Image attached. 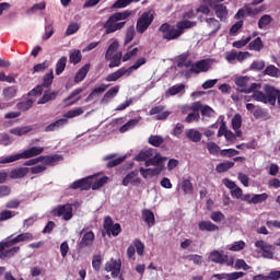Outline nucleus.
Segmentation results:
<instances>
[{
    "mask_svg": "<svg viewBox=\"0 0 280 280\" xmlns=\"http://www.w3.org/2000/svg\"><path fill=\"white\" fill-rule=\"evenodd\" d=\"M106 183H108V177L103 176V177L96 179L93 184H91V189H93V191H96V189L104 187V185H106Z\"/></svg>",
    "mask_w": 280,
    "mask_h": 280,
    "instance_id": "3c124183",
    "label": "nucleus"
},
{
    "mask_svg": "<svg viewBox=\"0 0 280 280\" xmlns=\"http://www.w3.org/2000/svg\"><path fill=\"white\" fill-rule=\"evenodd\" d=\"M70 189H80V191H89L91 189V180L89 178H81L70 185Z\"/></svg>",
    "mask_w": 280,
    "mask_h": 280,
    "instance_id": "4468645a",
    "label": "nucleus"
},
{
    "mask_svg": "<svg viewBox=\"0 0 280 280\" xmlns=\"http://www.w3.org/2000/svg\"><path fill=\"white\" fill-rule=\"evenodd\" d=\"M45 152V148L43 147H32L30 149L24 150L22 153H16L14 155L7 156L0 161L3 165L7 163H14L15 161H21V159H34V156H38Z\"/></svg>",
    "mask_w": 280,
    "mask_h": 280,
    "instance_id": "f03ea898",
    "label": "nucleus"
},
{
    "mask_svg": "<svg viewBox=\"0 0 280 280\" xmlns=\"http://www.w3.org/2000/svg\"><path fill=\"white\" fill-rule=\"evenodd\" d=\"M51 84H54V71L46 73L43 78L42 85L44 89H51Z\"/></svg>",
    "mask_w": 280,
    "mask_h": 280,
    "instance_id": "ea45409f",
    "label": "nucleus"
},
{
    "mask_svg": "<svg viewBox=\"0 0 280 280\" xmlns=\"http://www.w3.org/2000/svg\"><path fill=\"white\" fill-rule=\"evenodd\" d=\"M69 62H71V65H79V62H82V52L80 49H74L70 52Z\"/></svg>",
    "mask_w": 280,
    "mask_h": 280,
    "instance_id": "72a5a7b5",
    "label": "nucleus"
},
{
    "mask_svg": "<svg viewBox=\"0 0 280 280\" xmlns=\"http://www.w3.org/2000/svg\"><path fill=\"white\" fill-rule=\"evenodd\" d=\"M232 128L233 130H240L242 128V115H234L232 118Z\"/></svg>",
    "mask_w": 280,
    "mask_h": 280,
    "instance_id": "680f3d73",
    "label": "nucleus"
},
{
    "mask_svg": "<svg viewBox=\"0 0 280 280\" xmlns=\"http://www.w3.org/2000/svg\"><path fill=\"white\" fill-rule=\"evenodd\" d=\"M92 267L96 272H100L102 268V256L101 255H95L93 256L92 259Z\"/></svg>",
    "mask_w": 280,
    "mask_h": 280,
    "instance_id": "052dcab7",
    "label": "nucleus"
},
{
    "mask_svg": "<svg viewBox=\"0 0 280 280\" xmlns=\"http://www.w3.org/2000/svg\"><path fill=\"white\" fill-rule=\"evenodd\" d=\"M199 231H207L208 233H213L215 231H220V226L215 225V223L211 221H201L198 223Z\"/></svg>",
    "mask_w": 280,
    "mask_h": 280,
    "instance_id": "a211bd4d",
    "label": "nucleus"
},
{
    "mask_svg": "<svg viewBox=\"0 0 280 280\" xmlns=\"http://www.w3.org/2000/svg\"><path fill=\"white\" fill-rule=\"evenodd\" d=\"M272 23V16L265 14L258 20L259 30H268V26Z\"/></svg>",
    "mask_w": 280,
    "mask_h": 280,
    "instance_id": "f704fd0d",
    "label": "nucleus"
},
{
    "mask_svg": "<svg viewBox=\"0 0 280 280\" xmlns=\"http://www.w3.org/2000/svg\"><path fill=\"white\" fill-rule=\"evenodd\" d=\"M147 62H148V59H145V57L138 58L132 66L127 68L129 75H132V71H137L138 69H141V67H143V65H145Z\"/></svg>",
    "mask_w": 280,
    "mask_h": 280,
    "instance_id": "473e14b6",
    "label": "nucleus"
},
{
    "mask_svg": "<svg viewBox=\"0 0 280 280\" xmlns=\"http://www.w3.org/2000/svg\"><path fill=\"white\" fill-rule=\"evenodd\" d=\"M207 150L209 152V154H212V156H218V154H220V152L222 151L220 149V145H218V143L210 141L207 143Z\"/></svg>",
    "mask_w": 280,
    "mask_h": 280,
    "instance_id": "49530a36",
    "label": "nucleus"
},
{
    "mask_svg": "<svg viewBox=\"0 0 280 280\" xmlns=\"http://www.w3.org/2000/svg\"><path fill=\"white\" fill-rule=\"evenodd\" d=\"M244 248H246V243L244 241H238L234 242L233 245L229 248V250L237 253L240 250H244Z\"/></svg>",
    "mask_w": 280,
    "mask_h": 280,
    "instance_id": "e2e57ef3",
    "label": "nucleus"
},
{
    "mask_svg": "<svg viewBox=\"0 0 280 280\" xmlns=\"http://www.w3.org/2000/svg\"><path fill=\"white\" fill-rule=\"evenodd\" d=\"M138 125H139V119H130L119 128V132L121 133L128 132V130H132V128H135Z\"/></svg>",
    "mask_w": 280,
    "mask_h": 280,
    "instance_id": "c03bdc74",
    "label": "nucleus"
},
{
    "mask_svg": "<svg viewBox=\"0 0 280 280\" xmlns=\"http://www.w3.org/2000/svg\"><path fill=\"white\" fill-rule=\"evenodd\" d=\"M240 151L235 149H223L220 151V156H228V159H232V156H237Z\"/></svg>",
    "mask_w": 280,
    "mask_h": 280,
    "instance_id": "bf43d9fd",
    "label": "nucleus"
},
{
    "mask_svg": "<svg viewBox=\"0 0 280 280\" xmlns=\"http://www.w3.org/2000/svg\"><path fill=\"white\" fill-rule=\"evenodd\" d=\"M26 174H30L28 167L14 168L10 172V178H12L13 180H16L19 178H25Z\"/></svg>",
    "mask_w": 280,
    "mask_h": 280,
    "instance_id": "aec40b11",
    "label": "nucleus"
},
{
    "mask_svg": "<svg viewBox=\"0 0 280 280\" xmlns=\"http://www.w3.org/2000/svg\"><path fill=\"white\" fill-rule=\"evenodd\" d=\"M209 259L212 261V264L224 265L228 261V255L214 249L209 254Z\"/></svg>",
    "mask_w": 280,
    "mask_h": 280,
    "instance_id": "2eb2a0df",
    "label": "nucleus"
},
{
    "mask_svg": "<svg viewBox=\"0 0 280 280\" xmlns=\"http://www.w3.org/2000/svg\"><path fill=\"white\" fill-rule=\"evenodd\" d=\"M248 48L250 51H261V49H264V42L261 40V37H257L255 40H252L248 44Z\"/></svg>",
    "mask_w": 280,
    "mask_h": 280,
    "instance_id": "c9c22d12",
    "label": "nucleus"
},
{
    "mask_svg": "<svg viewBox=\"0 0 280 280\" xmlns=\"http://www.w3.org/2000/svg\"><path fill=\"white\" fill-rule=\"evenodd\" d=\"M265 75H270V78H277L279 75V68H276L275 66H268L265 69Z\"/></svg>",
    "mask_w": 280,
    "mask_h": 280,
    "instance_id": "338daca9",
    "label": "nucleus"
},
{
    "mask_svg": "<svg viewBox=\"0 0 280 280\" xmlns=\"http://www.w3.org/2000/svg\"><path fill=\"white\" fill-rule=\"evenodd\" d=\"M135 26H130L127 28L126 36H125V45H128V43H132L136 36Z\"/></svg>",
    "mask_w": 280,
    "mask_h": 280,
    "instance_id": "13d9d810",
    "label": "nucleus"
},
{
    "mask_svg": "<svg viewBox=\"0 0 280 280\" xmlns=\"http://www.w3.org/2000/svg\"><path fill=\"white\" fill-rule=\"evenodd\" d=\"M107 60H109V69H115V67L121 66L122 55L121 52H116L115 55H112Z\"/></svg>",
    "mask_w": 280,
    "mask_h": 280,
    "instance_id": "c756f323",
    "label": "nucleus"
},
{
    "mask_svg": "<svg viewBox=\"0 0 280 280\" xmlns=\"http://www.w3.org/2000/svg\"><path fill=\"white\" fill-rule=\"evenodd\" d=\"M196 25H198V22L189 20H183L176 23V27L180 30L182 34H185V30H191V27H196Z\"/></svg>",
    "mask_w": 280,
    "mask_h": 280,
    "instance_id": "a878e982",
    "label": "nucleus"
},
{
    "mask_svg": "<svg viewBox=\"0 0 280 280\" xmlns=\"http://www.w3.org/2000/svg\"><path fill=\"white\" fill-rule=\"evenodd\" d=\"M27 132H32V127H15L10 130V133L15 135L16 137H23V135H27Z\"/></svg>",
    "mask_w": 280,
    "mask_h": 280,
    "instance_id": "4c0bfd02",
    "label": "nucleus"
},
{
    "mask_svg": "<svg viewBox=\"0 0 280 280\" xmlns=\"http://www.w3.org/2000/svg\"><path fill=\"white\" fill-rule=\"evenodd\" d=\"M183 91H185V84L182 83L171 86L166 93L167 95L174 96L178 95V93H183Z\"/></svg>",
    "mask_w": 280,
    "mask_h": 280,
    "instance_id": "8fccbe9b",
    "label": "nucleus"
},
{
    "mask_svg": "<svg viewBox=\"0 0 280 280\" xmlns=\"http://www.w3.org/2000/svg\"><path fill=\"white\" fill-rule=\"evenodd\" d=\"M152 156V150L141 151L137 156L136 161H144V163Z\"/></svg>",
    "mask_w": 280,
    "mask_h": 280,
    "instance_id": "69168bd1",
    "label": "nucleus"
},
{
    "mask_svg": "<svg viewBox=\"0 0 280 280\" xmlns=\"http://www.w3.org/2000/svg\"><path fill=\"white\" fill-rule=\"evenodd\" d=\"M54 36V22H50L45 25V35L43 36V40H49Z\"/></svg>",
    "mask_w": 280,
    "mask_h": 280,
    "instance_id": "864d4df0",
    "label": "nucleus"
},
{
    "mask_svg": "<svg viewBox=\"0 0 280 280\" xmlns=\"http://www.w3.org/2000/svg\"><path fill=\"white\" fill-rule=\"evenodd\" d=\"M42 163L45 165H49L50 167H54V165H58L60 161H62V155H40Z\"/></svg>",
    "mask_w": 280,
    "mask_h": 280,
    "instance_id": "dca6fc26",
    "label": "nucleus"
},
{
    "mask_svg": "<svg viewBox=\"0 0 280 280\" xmlns=\"http://www.w3.org/2000/svg\"><path fill=\"white\" fill-rule=\"evenodd\" d=\"M51 214L54 215V218H62V220L69 222V220L73 218V205H58L52 209Z\"/></svg>",
    "mask_w": 280,
    "mask_h": 280,
    "instance_id": "39448f33",
    "label": "nucleus"
},
{
    "mask_svg": "<svg viewBox=\"0 0 280 280\" xmlns=\"http://www.w3.org/2000/svg\"><path fill=\"white\" fill-rule=\"evenodd\" d=\"M119 49V42L114 40L107 48L106 54H105V60H108L115 51Z\"/></svg>",
    "mask_w": 280,
    "mask_h": 280,
    "instance_id": "de8ad7c7",
    "label": "nucleus"
},
{
    "mask_svg": "<svg viewBox=\"0 0 280 280\" xmlns=\"http://www.w3.org/2000/svg\"><path fill=\"white\" fill-rule=\"evenodd\" d=\"M117 93H119V85H116V86L109 89L102 97L101 103L108 104V102H110V100H113L114 97L117 96Z\"/></svg>",
    "mask_w": 280,
    "mask_h": 280,
    "instance_id": "4be33fe9",
    "label": "nucleus"
},
{
    "mask_svg": "<svg viewBox=\"0 0 280 280\" xmlns=\"http://www.w3.org/2000/svg\"><path fill=\"white\" fill-rule=\"evenodd\" d=\"M224 213L220 212V211H213L210 214V220H212V222H217V224H220V222H222L224 220Z\"/></svg>",
    "mask_w": 280,
    "mask_h": 280,
    "instance_id": "0e129e2a",
    "label": "nucleus"
},
{
    "mask_svg": "<svg viewBox=\"0 0 280 280\" xmlns=\"http://www.w3.org/2000/svg\"><path fill=\"white\" fill-rule=\"evenodd\" d=\"M14 215H19V212L12 210H3L0 212V222H5V220H11Z\"/></svg>",
    "mask_w": 280,
    "mask_h": 280,
    "instance_id": "603ef678",
    "label": "nucleus"
},
{
    "mask_svg": "<svg viewBox=\"0 0 280 280\" xmlns=\"http://www.w3.org/2000/svg\"><path fill=\"white\" fill-rule=\"evenodd\" d=\"M80 115H84V109L82 107H78L75 109L68 110L63 117L65 119H73V117H80Z\"/></svg>",
    "mask_w": 280,
    "mask_h": 280,
    "instance_id": "a19ab883",
    "label": "nucleus"
},
{
    "mask_svg": "<svg viewBox=\"0 0 280 280\" xmlns=\"http://www.w3.org/2000/svg\"><path fill=\"white\" fill-rule=\"evenodd\" d=\"M133 248H136V250L140 257L143 256V253L145 250V245L143 244V242H141V240L136 238L133 241Z\"/></svg>",
    "mask_w": 280,
    "mask_h": 280,
    "instance_id": "6e6d98bb",
    "label": "nucleus"
},
{
    "mask_svg": "<svg viewBox=\"0 0 280 280\" xmlns=\"http://www.w3.org/2000/svg\"><path fill=\"white\" fill-rule=\"evenodd\" d=\"M232 167H235V162L226 161L221 162L215 166V171L218 174H224V172H229Z\"/></svg>",
    "mask_w": 280,
    "mask_h": 280,
    "instance_id": "2f4dec72",
    "label": "nucleus"
},
{
    "mask_svg": "<svg viewBox=\"0 0 280 280\" xmlns=\"http://www.w3.org/2000/svg\"><path fill=\"white\" fill-rule=\"evenodd\" d=\"M214 13L222 21L223 19H226L229 16V10L226 9V5L224 4H214L213 7Z\"/></svg>",
    "mask_w": 280,
    "mask_h": 280,
    "instance_id": "bb28decb",
    "label": "nucleus"
},
{
    "mask_svg": "<svg viewBox=\"0 0 280 280\" xmlns=\"http://www.w3.org/2000/svg\"><path fill=\"white\" fill-rule=\"evenodd\" d=\"M268 200V194L262 192L258 195H254L250 199L252 205H261V202H266Z\"/></svg>",
    "mask_w": 280,
    "mask_h": 280,
    "instance_id": "09e8293b",
    "label": "nucleus"
},
{
    "mask_svg": "<svg viewBox=\"0 0 280 280\" xmlns=\"http://www.w3.org/2000/svg\"><path fill=\"white\" fill-rule=\"evenodd\" d=\"M19 250H21V247L19 246H13L9 249H3L2 252H0V259H10V257H14V255H16Z\"/></svg>",
    "mask_w": 280,
    "mask_h": 280,
    "instance_id": "7c9ffc66",
    "label": "nucleus"
},
{
    "mask_svg": "<svg viewBox=\"0 0 280 280\" xmlns=\"http://www.w3.org/2000/svg\"><path fill=\"white\" fill-rule=\"evenodd\" d=\"M14 240L16 244H21V242H32L34 240V234L25 232L15 236Z\"/></svg>",
    "mask_w": 280,
    "mask_h": 280,
    "instance_id": "79ce46f5",
    "label": "nucleus"
},
{
    "mask_svg": "<svg viewBox=\"0 0 280 280\" xmlns=\"http://www.w3.org/2000/svg\"><path fill=\"white\" fill-rule=\"evenodd\" d=\"M154 22V11L149 10L143 12L137 21L136 30L138 34H143L148 31V27Z\"/></svg>",
    "mask_w": 280,
    "mask_h": 280,
    "instance_id": "20e7f679",
    "label": "nucleus"
},
{
    "mask_svg": "<svg viewBox=\"0 0 280 280\" xmlns=\"http://www.w3.org/2000/svg\"><path fill=\"white\" fill-rule=\"evenodd\" d=\"M144 165L145 167H150V165H155L163 168V156H161V153H156L153 158H149L144 162Z\"/></svg>",
    "mask_w": 280,
    "mask_h": 280,
    "instance_id": "5701e85b",
    "label": "nucleus"
},
{
    "mask_svg": "<svg viewBox=\"0 0 280 280\" xmlns=\"http://www.w3.org/2000/svg\"><path fill=\"white\" fill-rule=\"evenodd\" d=\"M14 245H16L15 238H12V236L4 238L2 242H0V253L5 250V248H11V246Z\"/></svg>",
    "mask_w": 280,
    "mask_h": 280,
    "instance_id": "a18cd8bd",
    "label": "nucleus"
},
{
    "mask_svg": "<svg viewBox=\"0 0 280 280\" xmlns=\"http://www.w3.org/2000/svg\"><path fill=\"white\" fill-rule=\"evenodd\" d=\"M186 137L189 139V141H192V143H199V141L202 140V133H200L198 129H189L186 132Z\"/></svg>",
    "mask_w": 280,
    "mask_h": 280,
    "instance_id": "c85d7f7f",
    "label": "nucleus"
},
{
    "mask_svg": "<svg viewBox=\"0 0 280 280\" xmlns=\"http://www.w3.org/2000/svg\"><path fill=\"white\" fill-rule=\"evenodd\" d=\"M142 220L148 224L149 229L156 224V219L154 218V212L150 209L142 210Z\"/></svg>",
    "mask_w": 280,
    "mask_h": 280,
    "instance_id": "f3484780",
    "label": "nucleus"
},
{
    "mask_svg": "<svg viewBox=\"0 0 280 280\" xmlns=\"http://www.w3.org/2000/svg\"><path fill=\"white\" fill-rule=\"evenodd\" d=\"M18 90L14 86H9L3 90V96L5 100H12L13 97H16Z\"/></svg>",
    "mask_w": 280,
    "mask_h": 280,
    "instance_id": "5fc2aeb1",
    "label": "nucleus"
},
{
    "mask_svg": "<svg viewBox=\"0 0 280 280\" xmlns=\"http://www.w3.org/2000/svg\"><path fill=\"white\" fill-rule=\"evenodd\" d=\"M93 242H95V233H93V231H89L79 242V248H91V246H93Z\"/></svg>",
    "mask_w": 280,
    "mask_h": 280,
    "instance_id": "ddd939ff",
    "label": "nucleus"
},
{
    "mask_svg": "<svg viewBox=\"0 0 280 280\" xmlns=\"http://www.w3.org/2000/svg\"><path fill=\"white\" fill-rule=\"evenodd\" d=\"M163 137L161 136H151L149 138L150 145H153V148H160V145H163Z\"/></svg>",
    "mask_w": 280,
    "mask_h": 280,
    "instance_id": "4d7b16f0",
    "label": "nucleus"
},
{
    "mask_svg": "<svg viewBox=\"0 0 280 280\" xmlns=\"http://www.w3.org/2000/svg\"><path fill=\"white\" fill-rule=\"evenodd\" d=\"M190 73H207L209 71V61L208 60H199L192 63L191 68L189 69Z\"/></svg>",
    "mask_w": 280,
    "mask_h": 280,
    "instance_id": "9b49d317",
    "label": "nucleus"
},
{
    "mask_svg": "<svg viewBox=\"0 0 280 280\" xmlns=\"http://www.w3.org/2000/svg\"><path fill=\"white\" fill-rule=\"evenodd\" d=\"M67 124H69V120L67 118L58 119L55 122H51L50 125L46 126L45 132H54L58 130V128H62V126H67Z\"/></svg>",
    "mask_w": 280,
    "mask_h": 280,
    "instance_id": "6ab92c4d",
    "label": "nucleus"
},
{
    "mask_svg": "<svg viewBox=\"0 0 280 280\" xmlns=\"http://www.w3.org/2000/svg\"><path fill=\"white\" fill-rule=\"evenodd\" d=\"M103 229L108 235H113V237H117L121 233V224L115 223L110 217H105Z\"/></svg>",
    "mask_w": 280,
    "mask_h": 280,
    "instance_id": "0eeeda50",
    "label": "nucleus"
},
{
    "mask_svg": "<svg viewBox=\"0 0 280 280\" xmlns=\"http://www.w3.org/2000/svg\"><path fill=\"white\" fill-rule=\"evenodd\" d=\"M89 71H91V63H85L75 74L74 82L78 84L86 78L89 74Z\"/></svg>",
    "mask_w": 280,
    "mask_h": 280,
    "instance_id": "412c9836",
    "label": "nucleus"
},
{
    "mask_svg": "<svg viewBox=\"0 0 280 280\" xmlns=\"http://www.w3.org/2000/svg\"><path fill=\"white\" fill-rule=\"evenodd\" d=\"M201 115H202L203 117H214L215 110H213V108H211V106L205 105V106L201 108Z\"/></svg>",
    "mask_w": 280,
    "mask_h": 280,
    "instance_id": "774afa93",
    "label": "nucleus"
},
{
    "mask_svg": "<svg viewBox=\"0 0 280 280\" xmlns=\"http://www.w3.org/2000/svg\"><path fill=\"white\" fill-rule=\"evenodd\" d=\"M135 45L129 46L128 51L122 56V62H128V60H132L139 54V48H133ZM131 49V50H130Z\"/></svg>",
    "mask_w": 280,
    "mask_h": 280,
    "instance_id": "e433bc0d",
    "label": "nucleus"
},
{
    "mask_svg": "<svg viewBox=\"0 0 280 280\" xmlns=\"http://www.w3.org/2000/svg\"><path fill=\"white\" fill-rule=\"evenodd\" d=\"M132 11L125 10L121 12H116L112 14L107 21L103 24L105 30V34H115V32H119L126 27V21L130 19Z\"/></svg>",
    "mask_w": 280,
    "mask_h": 280,
    "instance_id": "f257e3e1",
    "label": "nucleus"
},
{
    "mask_svg": "<svg viewBox=\"0 0 280 280\" xmlns=\"http://www.w3.org/2000/svg\"><path fill=\"white\" fill-rule=\"evenodd\" d=\"M67 69V57H61L56 63V75H61V73Z\"/></svg>",
    "mask_w": 280,
    "mask_h": 280,
    "instance_id": "37998d69",
    "label": "nucleus"
},
{
    "mask_svg": "<svg viewBox=\"0 0 280 280\" xmlns=\"http://www.w3.org/2000/svg\"><path fill=\"white\" fill-rule=\"evenodd\" d=\"M104 270L112 272L113 279H117L121 272V259H110L105 264Z\"/></svg>",
    "mask_w": 280,
    "mask_h": 280,
    "instance_id": "6e6552de",
    "label": "nucleus"
},
{
    "mask_svg": "<svg viewBox=\"0 0 280 280\" xmlns=\"http://www.w3.org/2000/svg\"><path fill=\"white\" fill-rule=\"evenodd\" d=\"M256 248H260L262 250L261 257L264 259H273L275 258V252L272 245L266 243L265 241H257L255 243Z\"/></svg>",
    "mask_w": 280,
    "mask_h": 280,
    "instance_id": "1a4fd4ad",
    "label": "nucleus"
},
{
    "mask_svg": "<svg viewBox=\"0 0 280 280\" xmlns=\"http://www.w3.org/2000/svg\"><path fill=\"white\" fill-rule=\"evenodd\" d=\"M126 75L127 78H130V72H128L126 67L119 68L115 72L109 73L105 78V82H117V80H121Z\"/></svg>",
    "mask_w": 280,
    "mask_h": 280,
    "instance_id": "9d476101",
    "label": "nucleus"
},
{
    "mask_svg": "<svg viewBox=\"0 0 280 280\" xmlns=\"http://www.w3.org/2000/svg\"><path fill=\"white\" fill-rule=\"evenodd\" d=\"M139 176V171H132L127 174L122 179L124 187H128V185H139L141 183V178Z\"/></svg>",
    "mask_w": 280,
    "mask_h": 280,
    "instance_id": "f8f14e48",
    "label": "nucleus"
},
{
    "mask_svg": "<svg viewBox=\"0 0 280 280\" xmlns=\"http://www.w3.org/2000/svg\"><path fill=\"white\" fill-rule=\"evenodd\" d=\"M159 32L162 34L163 40H176L183 36V31L179 27L171 25L170 23H163L159 27Z\"/></svg>",
    "mask_w": 280,
    "mask_h": 280,
    "instance_id": "7ed1b4c3",
    "label": "nucleus"
},
{
    "mask_svg": "<svg viewBox=\"0 0 280 280\" xmlns=\"http://www.w3.org/2000/svg\"><path fill=\"white\" fill-rule=\"evenodd\" d=\"M58 97V92L45 91L43 96L38 100L37 104H47V102H54Z\"/></svg>",
    "mask_w": 280,
    "mask_h": 280,
    "instance_id": "cd10ccee",
    "label": "nucleus"
},
{
    "mask_svg": "<svg viewBox=\"0 0 280 280\" xmlns=\"http://www.w3.org/2000/svg\"><path fill=\"white\" fill-rule=\"evenodd\" d=\"M182 189L185 196H191V194H194V184H191L189 179H184L182 182Z\"/></svg>",
    "mask_w": 280,
    "mask_h": 280,
    "instance_id": "58836bf2",
    "label": "nucleus"
},
{
    "mask_svg": "<svg viewBox=\"0 0 280 280\" xmlns=\"http://www.w3.org/2000/svg\"><path fill=\"white\" fill-rule=\"evenodd\" d=\"M249 80L250 78L248 77H240L235 79V84L240 88V93H255V91H259L257 90L259 84L252 83L250 85H248Z\"/></svg>",
    "mask_w": 280,
    "mask_h": 280,
    "instance_id": "423d86ee",
    "label": "nucleus"
},
{
    "mask_svg": "<svg viewBox=\"0 0 280 280\" xmlns=\"http://www.w3.org/2000/svg\"><path fill=\"white\" fill-rule=\"evenodd\" d=\"M110 84H104L102 83L100 86L95 88L85 98V102H92V100L95 97V95H102V93H105L106 89H108Z\"/></svg>",
    "mask_w": 280,
    "mask_h": 280,
    "instance_id": "b1692460",
    "label": "nucleus"
},
{
    "mask_svg": "<svg viewBox=\"0 0 280 280\" xmlns=\"http://www.w3.org/2000/svg\"><path fill=\"white\" fill-rule=\"evenodd\" d=\"M206 23L208 24V27L213 28L210 32V36H213V34H218V32H220V28L222 27L220 21H218L215 18H207Z\"/></svg>",
    "mask_w": 280,
    "mask_h": 280,
    "instance_id": "393cba45",
    "label": "nucleus"
}]
</instances>
